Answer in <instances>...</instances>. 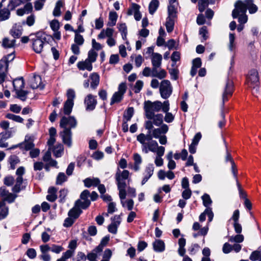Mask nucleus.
<instances>
[{"label": "nucleus", "instance_id": "obj_1", "mask_svg": "<svg viewBox=\"0 0 261 261\" xmlns=\"http://www.w3.org/2000/svg\"><path fill=\"white\" fill-rule=\"evenodd\" d=\"M77 121L74 117L63 116L60 120V126L63 130L60 132V136L64 144L68 147L72 145V128H75Z\"/></svg>", "mask_w": 261, "mask_h": 261}, {"label": "nucleus", "instance_id": "obj_2", "mask_svg": "<svg viewBox=\"0 0 261 261\" xmlns=\"http://www.w3.org/2000/svg\"><path fill=\"white\" fill-rule=\"evenodd\" d=\"M2 0L0 3V21L8 20L10 16V12L19 6L22 0Z\"/></svg>", "mask_w": 261, "mask_h": 261}, {"label": "nucleus", "instance_id": "obj_3", "mask_svg": "<svg viewBox=\"0 0 261 261\" xmlns=\"http://www.w3.org/2000/svg\"><path fill=\"white\" fill-rule=\"evenodd\" d=\"M47 36L43 32H38L35 34L30 35L32 48L36 53L40 54L42 52L44 45L45 43L48 42L47 41Z\"/></svg>", "mask_w": 261, "mask_h": 261}, {"label": "nucleus", "instance_id": "obj_4", "mask_svg": "<svg viewBox=\"0 0 261 261\" xmlns=\"http://www.w3.org/2000/svg\"><path fill=\"white\" fill-rule=\"evenodd\" d=\"M137 140L141 144L142 152L146 154L150 151H154L152 147L156 146L157 144V142L152 139L150 130H148L147 134L141 133L138 135Z\"/></svg>", "mask_w": 261, "mask_h": 261}, {"label": "nucleus", "instance_id": "obj_5", "mask_svg": "<svg viewBox=\"0 0 261 261\" xmlns=\"http://www.w3.org/2000/svg\"><path fill=\"white\" fill-rule=\"evenodd\" d=\"M246 84L253 92L257 93L259 89V78L257 70H250L246 77Z\"/></svg>", "mask_w": 261, "mask_h": 261}, {"label": "nucleus", "instance_id": "obj_6", "mask_svg": "<svg viewBox=\"0 0 261 261\" xmlns=\"http://www.w3.org/2000/svg\"><path fill=\"white\" fill-rule=\"evenodd\" d=\"M168 126L167 124H163L160 127L152 129L151 130V136L152 139H159V142L162 145H165L167 143V137L165 134L168 131Z\"/></svg>", "mask_w": 261, "mask_h": 261}, {"label": "nucleus", "instance_id": "obj_7", "mask_svg": "<svg viewBox=\"0 0 261 261\" xmlns=\"http://www.w3.org/2000/svg\"><path fill=\"white\" fill-rule=\"evenodd\" d=\"M25 173V169L23 167H19L16 171L17 176L16 179V182L12 188V191L14 193H18L21 191L25 189L26 183L24 181L22 176Z\"/></svg>", "mask_w": 261, "mask_h": 261}, {"label": "nucleus", "instance_id": "obj_8", "mask_svg": "<svg viewBox=\"0 0 261 261\" xmlns=\"http://www.w3.org/2000/svg\"><path fill=\"white\" fill-rule=\"evenodd\" d=\"M162 103L160 101L151 102L149 100L144 103V110L147 118H151L153 116L155 112H159L161 110Z\"/></svg>", "mask_w": 261, "mask_h": 261}, {"label": "nucleus", "instance_id": "obj_9", "mask_svg": "<svg viewBox=\"0 0 261 261\" xmlns=\"http://www.w3.org/2000/svg\"><path fill=\"white\" fill-rule=\"evenodd\" d=\"M246 13L245 7L243 6H240L236 3L235 9L232 12V16L234 19L238 17L239 22L241 24H244L247 22L248 20Z\"/></svg>", "mask_w": 261, "mask_h": 261}, {"label": "nucleus", "instance_id": "obj_10", "mask_svg": "<svg viewBox=\"0 0 261 261\" xmlns=\"http://www.w3.org/2000/svg\"><path fill=\"white\" fill-rule=\"evenodd\" d=\"M172 87L169 80H164L161 83L160 86V93L161 97L164 99H167L171 95Z\"/></svg>", "mask_w": 261, "mask_h": 261}, {"label": "nucleus", "instance_id": "obj_11", "mask_svg": "<svg viewBox=\"0 0 261 261\" xmlns=\"http://www.w3.org/2000/svg\"><path fill=\"white\" fill-rule=\"evenodd\" d=\"M148 119L150 120L145 122L144 126L146 129L151 131L153 128V124L159 126L163 123V115L161 114H153L152 118Z\"/></svg>", "mask_w": 261, "mask_h": 261}, {"label": "nucleus", "instance_id": "obj_12", "mask_svg": "<svg viewBox=\"0 0 261 261\" xmlns=\"http://www.w3.org/2000/svg\"><path fill=\"white\" fill-rule=\"evenodd\" d=\"M233 90V82L232 80L227 79L222 93V107H224L225 102L227 101L228 98L232 95Z\"/></svg>", "mask_w": 261, "mask_h": 261}, {"label": "nucleus", "instance_id": "obj_13", "mask_svg": "<svg viewBox=\"0 0 261 261\" xmlns=\"http://www.w3.org/2000/svg\"><path fill=\"white\" fill-rule=\"evenodd\" d=\"M96 96L89 94L84 99V104L87 111H91L95 109L97 105Z\"/></svg>", "mask_w": 261, "mask_h": 261}, {"label": "nucleus", "instance_id": "obj_14", "mask_svg": "<svg viewBox=\"0 0 261 261\" xmlns=\"http://www.w3.org/2000/svg\"><path fill=\"white\" fill-rule=\"evenodd\" d=\"M236 3L240 6L245 7L246 11L248 9L250 14H253L257 11V7L253 4V0H245L244 2L238 1Z\"/></svg>", "mask_w": 261, "mask_h": 261}, {"label": "nucleus", "instance_id": "obj_15", "mask_svg": "<svg viewBox=\"0 0 261 261\" xmlns=\"http://www.w3.org/2000/svg\"><path fill=\"white\" fill-rule=\"evenodd\" d=\"M154 165L152 164H148L143 172L144 177L141 181V185H144L151 177L154 172Z\"/></svg>", "mask_w": 261, "mask_h": 261}, {"label": "nucleus", "instance_id": "obj_16", "mask_svg": "<svg viewBox=\"0 0 261 261\" xmlns=\"http://www.w3.org/2000/svg\"><path fill=\"white\" fill-rule=\"evenodd\" d=\"M30 86L32 89L40 88L42 89L44 86L42 85V80L40 76L34 75L30 80Z\"/></svg>", "mask_w": 261, "mask_h": 261}, {"label": "nucleus", "instance_id": "obj_17", "mask_svg": "<svg viewBox=\"0 0 261 261\" xmlns=\"http://www.w3.org/2000/svg\"><path fill=\"white\" fill-rule=\"evenodd\" d=\"M118 189L119 190V196L121 200V203L123 207H125V203L123 200L126 198V193L125 188L126 187V184L120 182L119 181V184H117Z\"/></svg>", "mask_w": 261, "mask_h": 261}, {"label": "nucleus", "instance_id": "obj_18", "mask_svg": "<svg viewBox=\"0 0 261 261\" xmlns=\"http://www.w3.org/2000/svg\"><path fill=\"white\" fill-rule=\"evenodd\" d=\"M129 172L128 170H124L121 173L118 170L116 174V180L117 184H119V181L120 182L126 183L125 180L128 178Z\"/></svg>", "mask_w": 261, "mask_h": 261}, {"label": "nucleus", "instance_id": "obj_19", "mask_svg": "<svg viewBox=\"0 0 261 261\" xmlns=\"http://www.w3.org/2000/svg\"><path fill=\"white\" fill-rule=\"evenodd\" d=\"M10 34L14 38H19L22 34V28L20 24H15L10 30Z\"/></svg>", "mask_w": 261, "mask_h": 261}, {"label": "nucleus", "instance_id": "obj_20", "mask_svg": "<svg viewBox=\"0 0 261 261\" xmlns=\"http://www.w3.org/2000/svg\"><path fill=\"white\" fill-rule=\"evenodd\" d=\"M92 63L86 59L84 61H80L78 62L77 66L80 70H87L89 71H91L93 69Z\"/></svg>", "mask_w": 261, "mask_h": 261}, {"label": "nucleus", "instance_id": "obj_21", "mask_svg": "<svg viewBox=\"0 0 261 261\" xmlns=\"http://www.w3.org/2000/svg\"><path fill=\"white\" fill-rule=\"evenodd\" d=\"M83 182L86 187L90 188L92 186H97L100 184V181L98 178L88 177L85 179Z\"/></svg>", "mask_w": 261, "mask_h": 261}, {"label": "nucleus", "instance_id": "obj_22", "mask_svg": "<svg viewBox=\"0 0 261 261\" xmlns=\"http://www.w3.org/2000/svg\"><path fill=\"white\" fill-rule=\"evenodd\" d=\"M162 59V56L159 53H153V56L151 58L152 67H161Z\"/></svg>", "mask_w": 261, "mask_h": 261}, {"label": "nucleus", "instance_id": "obj_23", "mask_svg": "<svg viewBox=\"0 0 261 261\" xmlns=\"http://www.w3.org/2000/svg\"><path fill=\"white\" fill-rule=\"evenodd\" d=\"M114 33V30L112 28H108L106 29H103L98 34V39H102L106 37L110 38L113 37Z\"/></svg>", "mask_w": 261, "mask_h": 261}, {"label": "nucleus", "instance_id": "obj_24", "mask_svg": "<svg viewBox=\"0 0 261 261\" xmlns=\"http://www.w3.org/2000/svg\"><path fill=\"white\" fill-rule=\"evenodd\" d=\"M152 245L154 251L157 252H163L165 249V243L161 240H155Z\"/></svg>", "mask_w": 261, "mask_h": 261}, {"label": "nucleus", "instance_id": "obj_25", "mask_svg": "<svg viewBox=\"0 0 261 261\" xmlns=\"http://www.w3.org/2000/svg\"><path fill=\"white\" fill-rule=\"evenodd\" d=\"M9 214V207L4 201H0V220L5 219Z\"/></svg>", "mask_w": 261, "mask_h": 261}, {"label": "nucleus", "instance_id": "obj_26", "mask_svg": "<svg viewBox=\"0 0 261 261\" xmlns=\"http://www.w3.org/2000/svg\"><path fill=\"white\" fill-rule=\"evenodd\" d=\"M90 79L91 80V87L93 89H96L99 84V75L96 72H93L90 75Z\"/></svg>", "mask_w": 261, "mask_h": 261}, {"label": "nucleus", "instance_id": "obj_27", "mask_svg": "<svg viewBox=\"0 0 261 261\" xmlns=\"http://www.w3.org/2000/svg\"><path fill=\"white\" fill-rule=\"evenodd\" d=\"M82 212V211L75 204L74 207L69 211L68 215L75 220L79 217Z\"/></svg>", "mask_w": 261, "mask_h": 261}, {"label": "nucleus", "instance_id": "obj_28", "mask_svg": "<svg viewBox=\"0 0 261 261\" xmlns=\"http://www.w3.org/2000/svg\"><path fill=\"white\" fill-rule=\"evenodd\" d=\"M118 18V15L115 11H111L109 15V22L108 25L110 27H113L116 25V21Z\"/></svg>", "mask_w": 261, "mask_h": 261}, {"label": "nucleus", "instance_id": "obj_29", "mask_svg": "<svg viewBox=\"0 0 261 261\" xmlns=\"http://www.w3.org/2000/svg\"><path fill=\"white\" fill-rule=\"evenodd\" d=\"M8 162L10 165V168L14 170L16 165L19 163L20 160L16 155H11L8 159Z\"/></svg>", "mask_w": 261, "mask_h": 261}, {"label": "nucleus", "instance_id": "obj_30", "mask_svg": "<svg viewBox=\"0 0 261 261\" xmlns=\"http://www.w3.org/2000/svg\"><path fill=\"white\" fill-rule=\"evenodd\" d=\"M13 85L15 91L22 89L24 87V82L22 77L16 79L13 81Z\"/></svg>", "mask_w": 261, "mask_h": 261}, {"label": "nucleus", "instance_id": "obj_31", "mask_svg": "<svg viewBox=\"0 0 261 261\" xmlns=\"http://www.w3.org/2000/svg\"><path fill=\"white\" fill-rule=\"evenodd\" d=\"M74 105L73 101H66L64 105L63 111L65 115H69L72 110Z\"/></svg>", "mask_w": 261, "mask_h": 261}, {"label": "nucleus", "instance_id": "obj_32", "mask_svg": "<svg viewBox=\"0 0 261 261\" xmlns=\"http://www.w3.org/2000/svg\"><path fill=\"white\" fill-rule=\"evenodd\" d=\"M63 6V3L62 1H57L53 11V15L55 17L60 16L61 14V8Z\"/></svg>", "mask_w": 261, "mask_h": 261}, {"label": "nucleus", "instance_id": "obj_33", "mask_svg": "<svg viewBox=\"0 0 261 261\" xmlns=\"http://www.w3.org/2000/svg\"><path fill=\"white\" fill-rule=\"evenodd\" d=\"M174 18H175L169 17L167 18L166 27L167 31L168 33H170L173 30L174 25Z\"/></svg>", "mask_w": 261, "mask_h": 261}, {"label": "nucleus", "instance_id": "obj_34", "mask_svg": "<svg viewBox=\"0 0 261 261\" xmlns=\"http://www.w3.org/2000/svg\"><path fill=\"white\" fill-rule=\"evenodd\" d=\"M159 5V2L158 0H152L149 5V12L151 15L157 10Z\"/></svg>", "mask_w": 261, "mask_h": 261}, {"label": "nucleus", "instance_id": "obj_35", "mask_svg": "<svg viewBox=\"0 0 261 261\" xmlns=\"http://www.w3.org/2000/svg\"><path fill=\"white\" fill-rule=\"evenodd\" d=\"M134 113V108L133 107H129L124 113L123 120H126V121H130L133 116Z\"/></svg>", "mask_w": 261, "mask_h": 261}, {"label": "nucleus", "instance_id": "obj_36", "mask_svg": "<svg viewBox=\"0 0 261 261\" xmlns=\"http://www.w3.org/2000/svg\"><path fill=\"white\" fill-rule=\"evenodd\" d=\"M15 39L10 40L8 38H4L3 40L2 45L5 48H11L15 46Z\"/></svg>", "mask_w": 261, "mask_h": 261}, {"label": "nucleus", "instance_id": "obj_37", "mask_svg": "<svg viewBox=\"0 0 261 261\" xmlns=\"http://www.w3.org/2000/svg\"><path fill=\"white\" fill-rule=\"evenodd\" d=\"M123 95L121 94L120 92H115L111 98L110 105H113L115 103H118L121 101L123 98Z\"/></svg>", "mask_w": 261, "mask_h": 261}, {"label": "nucleus", "instance_id": "obj_38", "mask_svg": "<svg viewBox=\"0 0 261 261\" xmlns=\"http://www.w3.org/2000/svg\"><path fill=\"white\" fill-rule=\"evenodd\" d=\"M91 202L89 200H77L75 204L77 205L80 209H86L90 205Z\"/></svg>", "mask_w": 261, "mask_h": 261}, {"label": "nucleus", "instance_id": "obj_39", "mask_svg": "<svg viewBox=\"0 0 261 261\" xmlns=\"http://www.w3.org/2000/svg\"><path fill=\"white\" fill-rule=\"evenodd\" d=\"M203 205L206 208H210L209 206L212 204V200L210 195L205 193L201 197Z\"/></svg>", "mask_w": 261, "mask_h": 261}, {"label": "nucleus", "instance_id": "obj_40", "mask_svg": "<svg viewBox=\"0 0 261 261\" xmlns=\"http://www.w3.org/2000/svg\"><path fill=\"white\" fill-rule=\"evenodd\" d=\"M97 56L98 54L93 49H91L88 52V58L86 59L92 63L96 61Z\"/></svg>", "mask_w": 261, "mask_h": 261}, {"label": "nucleus", "instance_id": "obj_41", "mask_svg": "<svg viewBox=\"0 0 261 261\" xmlns=\"http://www.w3.org/2000/svg\"><path fill=\"white\" fill-rule=\"evenodd\" d=\"M152 147L154 149V151H151L152 152H156V156L162 157L164 155L165 150L164 147L162 146H159L158 143H157L156 146Z\"/></svg>", "mask_w": 261, "mask_h": 261}, {"label": "nucleus", "instance_id": "obj_42", "mask_svg": "<svg viewBox=\"0 0 261 261\" xmlns=\"http://www.w3.org/2000/svg\"><path fill=\"white\" fill-rule=\"evenodd\" d=\"M140 6L136 4L133 3L131 5V6L129 8L127 14L128 15H132L133 14H135V13L137 12L140 10Z\"/></svg>", "mask_w": 261, "mask_h": 261}, {"label": "nucleus", "instance_id": "obj_43", "mask_svg": "<svg viewBox=\"0 0 261 261\" xmlns=\"http://www.w3.org/2000/svg\"><path fill=\"white\" fill-rule=\"evenodd\" d=\"M244 236L242 234L238 233L235 236H231L229 238L228 241L231 243L236 242L237 243H241L244 241Z\"/></svg>", "mask_w": 261, "mask_h": 261}, {"label": "nucleus", "instance_id": "obj_44", "mask_svg": "<svg viewBox=\"0 0 261 261\" xmlns=\"http://www.w3.org/2000/svg\"><path fill=\"white\" fill-rule=\"evenodd\" d=\"M17 94V97L21 100L22 101H25L27 99V96L28 94L27 91L23 90L22 89L18 90L15 91Z\"/></svg>", "mask_w": 261, "mask_h": 261}, {"label": "nucleus", "instance_id": "obj_45", "mask_svg": "<svg viewBox=\"0 0 261 261\" xmlns=\"http://www.w3.org/2000/svg\"><path fill=\"white\" fill-rule=\"evenodd\" d=\"M176 9L174 5H169L168 7V17L175 18L176 17Z\"/></svg>", "mask_w": 261, "mask_h": 261}, {"label": "nucleus", "instance_id": "obj_46", "mask_svg": "<svg viewBox=\"0 0 261 261\" xmlns=\"http://www.w3.org/2000/svg\"><path fill=\"white\" fill-rule=\"evenodd\" d=\"M67 177L63 172H60L57 176L56 180L57 185H62L67 180Z\"/></svg>", "mask_w": 261, "mask_h": 261}, {"label": "nucleus", "instance_id": "obj_47", "mask_svg": "<svg viewBox=\"0 0 261 261\" xmlns=\"http://www.w3.org/2000/svg\"><path fill=\"white\" fill-rule=\"evenodd\" d=\"M6 117L8 119H11L15 122L21 123L23 119L19 116L15 115L11 113H8L6 115Z\"/></svg>", "mask_w": 261, "mask_h": 261}, {"label": "nucleus", "instance_id": "obj_48", "mask_svg": "<svg viewBox=\"0 0 261 261\" xmlns=\"http://www.w3.org/2000/svg\"><path fill=\"white\" fill-rule=\"evenodd\" d=\"M111 220L112 221L111 224L118 227L121 222V215H116L114 217H112Z\"/></svg>", "mask_w": 261, "mask_h": 261}, {"label": "nucleus", "instance_id": "obj_49", "mask_svg": "<svg viewBox=\"0 0 261 261\" xmlns=\"http://www.w3.org/2000/svg\"><path fill=\"white\" fill-rule=\"evenodd\" d=\"M17 197V195L10 193L4 198L2 201H7L9 203L13 202L16 198Z\"/></svg>", "mask_w": 261, "mask_h": 261}, {"label": "nucleus", "instance_id": "obj_50", "mask_svg": "<svg viewBox=\"0 0 261 261\" xmlns=\"http://www.w3.org/2000/svg\"><path fill=\"white\" fill-rule=\"evenodd\" d=\"M74 41L79 46L82 45L84 43V39L82 35L80 34H75Z\"/></svg>", "mask_w": 261, "mask_h": 261}, {"label": "nucleus", "instance_id": "obj_51", "mask_svg": "<svg viewBox=\"0 0 261 261\" xmlns=\"http://www.w3.org/2000/svg\"><path fill=\"white\" fill-rule=\"evenodd\" d=\"M8 64L7 61L4 59L0 60V73H6L7 71Z\"/></svg>", "mask_w": 261, "mask_h": 261}, {"label": "nucleus", "instance_id": "obj_52", "mask_svg": "<svg viewBox=\"0 0 261 261\" xmlns=\"http://www.w3.org/2000/svg\"><path fill=\"white\" fill-rule=\"evenodd\" d=\"M208 0H199L198 3V9L200 12L204 11L208 6Z\"/></svg>", "mask_w": 261, "mask_h": 261}, {"label": "nucleus", "instance_id": "obj_53", "mask_svg": "<svg viewBox=\"0 0 261 261\" xmlns=\"http://www.w3.org/2000/svg\"><path fill=\"white\" fill-rule=\"evenodd\" d=\"M66 95L67 99L66 101H73L75 97V93L74 91L72 89H69L67 90Z\"/></svg>", "mask_w": 261, "mask_h": 261}, {"label": "nucleus", "instance_id": "obj_54", "mask_svg": "<svg viewBox=\"0 0 261 261\" xmlns=\"http://www.w3.org/2000/svg\"><path fill=\"white\" fill-rule=\"evenodd\" d=\"M260 255L261 250H257L252 252L249 257V258L251 260L255 261L258 260Z\"/></svg>", "mask_w": 261, "mask_h": 261}, {"label": "nucleus", "instance_id": "obj_55", "mask_svg": "<svg viewBox=\"0 0 261 261\" xmlns=\"http://www.w3.org/2000/svg\"><path fill=\"white\" fill-rule=\"evenodd\" d=\"M229 49L230 51H232L235 47V44L234 43V39H235L234 34H232V33H230L229 35Z\"/></svg>", "mask_w": 261, "mask_h": 261}, {"label": "nucleus", "instance_id": "obj_56", "mask_svg": "<svg viewBox=\"0 0 261 261\" xmlns=\"http://www.w3.org/2000/svg\"><path fill=\"white\" fill-rule=\"evenodd\" d=\"M14 181V177L11 175L6 176L4 179V183L7 186H11L13 185Z\"/></svg>", "mask_w": 261, "mask_h": 261}, {"label": "nucleus", "instance_id": "obj_57", "mask_svg": "<svg viewBox=\"0 0 261 261\" xmlns=\"http://www.w3.org/2000/svg\"><path fill=\"white\" fill-rule=\"evenodd\" d=\"M64 248L61 246L53 244L50 246V251L54 253L58 254L63 251Z\"/></svg>", "mask_w": 261, "mask_h": 261}, {"label": "nucleus", "instance_id": "obj_58", "mask_svg": "<svg viewBox=\"0 0 261 261\" xmlns=\"http://www.w3.org/2000/svg\"><path fill=\"white\" fill-rule=\"evenodd\" d=\"M63 151V148L62 146L59 145L58 147L55 148V149L53 150V153L56 157L59 158L61 156Z\"/></svg>", "mask_w": 261, "mask_h": 261}, {"label": "nucleus", "instance_id": "obj_59", "mask_svg": "<svg viewBox=\"0 0 261 261\" xmlns=\"http://www.w3.org/2000/svg\"><path fill=\"white\" fill-rule=\"evenodd\" d=\"M50 27L53 31H58L60 28V23L58 20L54 19L50 22Z\"/></svg>", "mask_w": 261, "mask_h": 261}, {"label": "nucleus", "instance_id": "obj_60", "mask_svg": "<svg viewBox=\"0 0 261 261\" xmlns=\"http://www.w3.org/2000/svg\"><path fill=\"white\" fill-rule=\"evenodd\" d=\"M117 211V208L116 206V203L114 202H110L108 205V213L112 214Z\"/></svg>", "mask_w": 261, "mask_h": 261}, {"label": "nucleus", "instance_id": "obj_61", "mask_svg": "<svg viewBox=\"0 0 261 261\" xmlns=\"http://www.w3.org/2000/svg\"><path fill=\"white\" fill-rule=\"evenodd\" d=\"M169 73L171 75V79L174 80H176L178 77L179 71L176 68H172L169 69Z\"/></svg>", "mask_w": 261, "mask_h": 261}, {"label": "nucleus", "instance_id": "obj_62", "mask_svg": "<svg viewBox=\"0 0 261 261\" xmlns=\"http://www.w3.org/2000/svg\"><path fill=\"white\" fill-rule=\"evenodd\" d=\"M143 86V82L141 80H138L136 82L134 87V92L136 93L140 92Z\"/></svg>", "mask_w": 261, "mask_h": 261}, {"label": "nucleus", "instance_id": "obj_63", "mask_svg": "<svg viewBox=\"0 0 261 261\" xmlns=\"http://www.w3.org/2000/svg\"><path fill=\"white\" fill-rule=\"evenodd\" d=\"M26 254L31 259H34L36 257L37 253L34 248H29L26 252Z\"/></svg>", "mask_w": 261, "mask_h": 261}, {"label": "nucleus", "instance_id": "obj_64", "mask_svg": "<svg viewBox=\"0 0 261 261\" xmlns=\"http://www.w3.org/2000/svg\"><path fill=\"white\" fill-rule=\"evenodd\" d=\"M192 195V191L190 189H186L182 192V197L185 200H188L190 198Z\"/></svg>", "mask_w": 261, "mask_h": 261}]
</instances>
